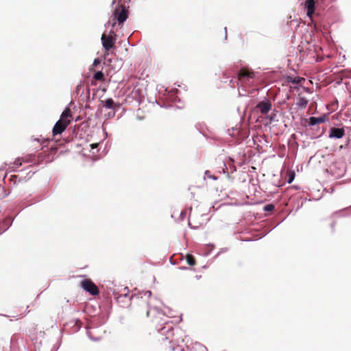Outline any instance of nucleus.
<instances>
[{
    "label": "nucleus",
    "mask_w": 351,
    "mask_h": 351,
    "mask_svg": "<svg viewBox=\"0 0 351 351\" xmlns=\"http://www.w3.org/2000/svg\"><path fill=\"white\" fill-rule=\"evenodd\" d=\"M165 329H166V326H164V327L161 328L160 330L164 331Z\"/></svg>",
    "instance_id": "26"
},
{
    "label": "nucleus",
    "mask_w": 351,
    "mask_h": 351,
    "mask_svg": "<svg viewBox=\"0 0 351 351\" xmlns=\"http://www.w3.org/2000/svg\"><path fill=\"white\" fill-rule=\"evenodd\" d=\"M128 300V296L126 294H125L123 295H119L117 298V300L119 303H120L121 302H123V300Z\"/></svg>",
    "instance_id": "17"
},
{
    "label": "nucleus",
    "mask_w": 351,
    "mask_h": 351,
    "mask_svg": "<svg viewBox=\"0 0 351 351\" xmlns=\"http://www.w3.org/2000/svg\"><path fill=\"white\" fill-rule=\"evenodd\" d=\"M10 181L15 185L20 181V180L19 179L18 176L13 175L10 176Z\"/></svg>",
    "instance_id": "16"
},
{
    "label": "nucleus",
    "mask_w": 351,
    "mask_h": 351,
    "mask_svg": "<svg viewBox=\"0 0 351 351\" xmlns=\"http://www.w3.org/2000/svg\"><path fill=\"white\" fill-rule=\"evenodd\" d=\"M81 287L92 295L99 294L98 287L90 279H85L82 280L81 282Z\"/></svg>",
    "instance_id": "5"
},
{
    "label": "nucleus",
    "mask_w": 351,
    "mask_h": 351,
    "mask_svg": "<svg viewBox=\"0 0 351 351\" xmlns=\"http://www.w3.org/2000/svg\"><path fill=\"white\" fill-rule=\"evenodd\" d=\"M274 209V206L273 204H267L265 206V210L266 211H272Z\"/></svg>",
    "instance_id": "18"
},
{
    "label": "nucleus",
    "mask_w": 351,
    "mask_h": 351,
    "mask_svg": "<svg viewBox=\"0 0 351 351\" xmlns=\"http://www.w3.org/2000/svg\"><path fill=\"white\" fill-rule=\"evenodd\" d=\"M255 77V73L248 69L242 68L238 73V80L241 82H245Z\"/></svg>",
    "instance_id": "6"
},
{
    "label": "nucleus",
    "mask_w": 351,
    "mask_h": 351,
    "mask_svg": "<svg viewBox=\"0 0 351 351\" xmlns=\"http://www.w3.org/2000/svg\"><path fill=\"white\" fill-rule=\"evenodd\" d=\"M315 0H306L305 2V8L307 10V15L311 17L315 12Z\"/></svg>",
    "instance_id": "9"
},
{
    "label": "nucleus",
    "mask_w": 351,
    "mask_h": 351,
    "mask_svg": "<svg viewBox=\"0 0 351 351\" xmlns=\"http://www.w3.org/2000/svg\"><path fill=\"white\" fill-rule=\"evenodd\" d=\"M171 337L170 336H168L166 339H170Z\"/></svg>",
    "instance_id": "29"
},
{
    "label": "nucleus",
    "mask_w": 351,
    "mask_h": 351,
    "mask_svg": "<svg viewBox=\"0 0 351 351\" xmlns=\"http://www.w3.org/2000/svg\"><path fill=\"white\" fill-rule=\"evenodd\" d=\"M115 25H116V22H113V23L112 24V27H114Z\"/></svg>",
    "instance_id": "25"
},
{
    "label": "nucleus",
    "mask_w": 351,
    "mask_h": 351,
    "mask_svg": "<svg viewBox=\"0 0 351 351\" xmlns=\"http://www.w3.org/2000/svg\"><path fill=\"white\" fill-rule=\"evenodd\" d=\"M185 258H186V263H188L189 265L194 266V265H196L195 258V257L192 254H187L186 255Z\"/></svg>",
    "instance_id": "12"
},
{
    "label": "nucleus",
    "mask_w": 351,
    "mask_h": 351,
    "mask_svg": "<svg viewBox=\"0 0 351 351\" xmlns=\"http://www.w3.org/2000/svg\"><path fill=\"white\" fill-rule=\"evenodd\" d=\"M71 111L70 108H66L62 113L60 119L56 123L53 128V136L62 134L70 124L71 118Z\"/></svg>",
    "instance_id": "2"
},
{
    "label": "nucleus",
    "mask_w": 351,
    "mask_h": 351,
    "mask_svg": "<svg viewBox=\"0 0 351 351\" xmlns=\"http://www.w3.org/2000/svg\"><path fill=\"white\" fill-rule=\"evenodd\" d=\"M25 315V313H23V314H21V317H23Z\"/></svg>",
    "instance_id": "27"
},
{
    "label": "nucleus",
    "mask_w": 351,
    "mask_h": 351,
    "mask_svg": "<svg viewBox=\"0 0 351 351\" xmlns=\"http://www.w3.org/2000/svg\"><path fill=\"white\" fill-rule=\"evenodd\" d=\"M173 328H172L171 326H169V327L167 328V332H168V333H169H169H171V334L172 333V334H173Z\"/></svg>",
    "instance_id": "22"
},
{
    "label": "nucleus",
    "mask_w": 351,
    "mask_h": 351,
    "mask_svg": "<svg viewBox=\"0 0 351 351\" xmlns=\"http://www.w3.org/2000/svg\"><path fill=\"white\" fill-rule=\"evenodd\" d=\"M340 148H341V149L343 148V145H341V146H340Z\"/></svg>",
    "instance_id": "28"
},
{
    "label": "nucleus",
    "mask_w": 351,
    "mask_h": 351,
    "mask_svg": "<svg viewBox=\"0 0 351 351\" xmlns=\"http://www.w3.org/2000/svg\"><path fill=\"white\" fill-rule=\"evenodd\" d=\"M302 80V79L298 77H288V78H287V81L289 82H292L293 84H299Z\"/></svg>",
    "instance_id": "15"
},
{
    "label": "nucleus",
    "mask_w": 351,
    "mask_h": 351,
    "mask_svg": "<svg viewBox=\"0 0 351 351\" xmlns=\"http://www.w3.org/2000/svg\"><path fill=\"white\" fill-rule=\"evenodd\" d=\"M128 5L120 4L117 5L113 12L114 20L118 22L120 28H121L123 23L128 18Z\"/></svg>",
    "instance_id": "3"
},
{
    "label": "nucleus",
    "mask_w": 351,
    "mask_h": 351,
    "mask_svg": "<svg viewBox=\"0 0 351 351\" xmlns=\"http://www.w3.org/2000/svg\"><path fill=\"white\" fill-rule=\"evenodd\" d=\"M325 117H311L309 118V125H315L317 124H320L322 123L325 122Z\"/></svg>",
    "instance_id": "11"
},
{
    "label": "nucleus",
    "mask_w": 351,
    "mask_h": 351,
    "mask_svg": "<svg viewBox=\"0 0 351 351\" xmlns=\"http://www.w3.org/2000/svg\"><path fill=\"white\" fill-rule=\"evenodd\" d=\"M345 135V130L339 128L332 127L330 129L328 137L330 138H341Z\"/></svg>",
    "instance_id": "8"
},
{
    "label": "nucleus",
    "mask_w": 351,
    "mask_h": 351,
    "mask_svg": "<svg viewBox=\"0 0 351 351\" xmlns=\"http://www.w3.org/2000/svg\"><path fill=\"white\" fill-rule=\"evenodd\" d=\"M93 78L95 80H98V81H104L105 80L104 74L103 73L102 71L96 72L93 75Z\"/></svg>",
    "instance_id": "14"
},
{
    "label": "nucleus",
    "mask_w": 351,
    "mask_h": 351,
    "mask_svg": "<svg viewBox=\"0 0 351 351\" xmlns=\"http://www.w3.org/2000/svg\"><path fill=\"white\" fill-rule=\"evenodd\" d=\"M130 0H119V3H118V5H120V4H124L125 5V3H128L129 2Z\"/></svg>",
    "instance_id": "21"
},
{
    "label": "nucleus",
    "mask_w": 351,
    "mask_h": 351,
    "mask_svg": "<svg viewBox=\"0 0 351 351\" xmlns=\"http://www.w3.org/2000/svg\"><path fill=\"white\" fill-rule=\"evenodd\" d=\"M14 164L16 166V167H19L22 165V162L21 161V159H17L14 161Z\"/></svg>",
    "instance_id": "20"
},
{
    "label": "nucleus",
    "mask_w": 351,
    "mask_h": 351,
    "mask_svg": "<svg viewBox=\"0 0 351 351\" xmlns=\"http://www.w3.org/2000/svg\"><path fill=\"white\" fill-rule=\"evenodd\" d=\"M271 101L269 99H265L260 101L257 104L256 108L259 110L261 114H266L271 109Z\"/></svg>",
    "instance_id": "7"
},
{
    "label": "nucleus",
    "mask_w": 351,
    "mask_h": 351,
    "mask_svg": "<svg viewBox=\"0 0 351 351\" xmlns=\"http://www.w3.org/2000/svg\"><path fill=\"white\" fill-rule=\"evenodd\" d=\"M101 40L105 49L104 56L106 58L110 54V51L115 47L116 35L113 31H111L109 35L103 34Z\"/></svg>",
    "instance_id": "4"
},
{
    "label": "nucleus",
    "mask_w": 351,
    "mask_h": 351,
    "mask_svg": "<svg viewBox=\"0 0 351 351\" xmlns=\"http://www.w3.org/2000/svg\"><path fill=\"white\" fill-rule=\"evenodd\" d=\"M104 102V106L108 109L113 108L114 106V100L111 98L107 99Z\"/></svg>",
    "instance_id": "13"
},
{
    "label": "nucleus",
    "mask_w": 351,
    "mask_h": 351,
    "mask_svg": "<svg viewBox=\"0 0 351 351\" xmlns=\"http://www.w3.org/2000/svg\"><path fill=\"white\" fill-rule=\"evenodd\" d=\"M130 300V311L136 319L143 320L147 318L156 328L167 324L168 317L165 314L158 308H149L147 298L134 295Z\"/></svg>",
    "instance_id": "1"
},
{
    "label": "nucleus",
    "mask_w": 351,
    "mask_h": 351,
    "mask_svg": "<svg viewBox=\"0 0 351 351\" xmlns=\"http://www.w3.org/2000/svg\"><path fill=\"white\" fill-rule=\"evenodd\" d=\"M97 145H98L97 143H93L90 146H91L92 149H94V148H96L97 147Z\"/></svg>",
    "instance_id": "23"
},
{
    "label": "nucleus",
    "mask_w": 351,
    "mask_h": 351,
    "mask_svg": "<svg viewBox=\"0 0 351 351\" xmlns=\"http://www.w3.org/2000/svg\"><path fill=\"white\" fill-rule=\"evenodd\" d=\"M308 103V99L302 96V94L298 95L297 106L301 108H305Z\"/></svg>",
    "instance_id": "10"
},
{
    "label": "nucleus",
    "mask_w": 351,
    "mask_h": 351,
    "mask_svg": "<svg viewBox=\"0 0 351 351\" xmlns=\"http://www.w3.org/2000/svg\"><path fill=\"white\" fill-rule=\"evenodd\" d=\"M173 341H174V339H173V338H171L169 343L171 344V343H172Z\"/></svg>",
    "instance_id": "24"
},
{
    "label": "nucleus",
    "mask_w": 351,
    "mask_h": 351,
    "mask_svg": "<svg viewBox=\"0 0 351 351\" xmlns=\"http://www.w3.org/2000/svg\"><path fill=\"white\" fill-rule=\"evenodd\" d=\"M101 62L100 60L98 58H96L93 61V66H96L97 65L99 64Z\"/></svg>",
    "instance_id": "19"
}]
</instances>
